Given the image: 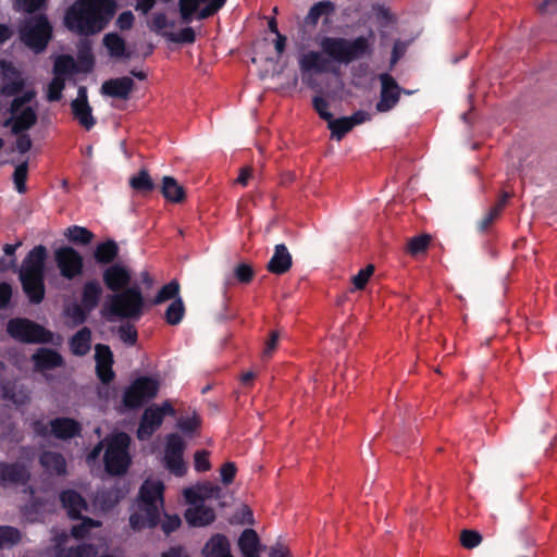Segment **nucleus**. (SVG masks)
Segmentation results:
<instances>
[{
	"mask_svg": "<svg viewBox=\"0 0 557 557\" xmlns=\"http://www.w3.org/2000/svg\"><path fill=\"white\" fill-rule=\"evenodd\" d=\"M235 276L240 283H249L253 277L250 265L242 263L235 269Z\"/></svg>",
	"mask_w": 557,
	"mask_h": 557,
	"instance_id": "59",
	"label": "nucleus"
},
{
	"mask_svg": "<svg viewBox=\"0 0 557 557\" xmlns=\"http://www.w3.org/2000/svg\"><path fill=\"white\" fill-rule=\"evenodd\" d=\"M186 502L189 504L185 512V519L193 527H205L215 519L214 510L205 505L207 499H218L221 488L210 482L197 484L183 491Z\"/></svg>",
	"mask_w": 557,
	"mask_h": 557,
	"instance_id": "4",
	"label": "nucleus"
},
{
	"mask_svg": "<svg viewBox=\"0 0 557 557\" xmlns=\"http://www.w3.org/2000/svg\"><path fill=\"white\" fill-rule=\"evenodd\" d=\"M95 351L97 375L102 383H109L114 377L112 351L109 346L101 344L96 345Z\"/></svg>",
	"mask_w": 557,
	"mask_h": 557,
	"instance_id": "19",
	"label": "nucleus"
},
{
	"mask_svg": "<svg viewBox=\"0 0 557 557\" xmlns=\"http://www.w3.org/2000/svg\"><path fill=\"white\" fill-rule=\"evenodd\" d=\"M115 13L113 0H76L66 11L65 26L78 35L101 32Z\"/></svg>",
	"mask_w": 557,
	"mask_h": 557,
	"instance_id": "1",
	"label": "nucleus"
},
{
	"mask_svg": "<svg viewBox=\"0 0 557 557\" xmlns=\"http://www.w3.org/2000/svg\"><path fill=\"white\" fill-rule=\"evenodd\" d=\"M164 485L159 480H146L139 493L138 511L129 517L134 530L153 528L160 521V509L163 508Z\"/></svg>",
	"mask_w": 557,
	"mask_h": 557,
	"instance_id": "2",
	"label": "nucleus"
},
{
	"mask_svg": "<svg viewBox=\"0 0 557 557\" xmlns=\"http://www.w3.org/2000/svg\"><path fill=\"white\" fill-rule=\"evenodd\" d=\"M47 250L39 245L33 248L25 257L21 271L20 280L22 287L29 301L40 304L45 297V260Z\"/></svg>",
	"mask_w": 557,
	"mask_h": 557,
	"instance_id": "5",
	"label": "nucleus"
},
{
	"mask_svg": "<svg viewBox=\"0 0 557 557\" xmlns=\"http://www.w3.org/2000/svg\"><path fill=\"white\" fill-rule=\"evenodd\" d=\"M129 185L133 189L140 193H150L154 189V184L146 170H140L136 175L132 176Z\"/></svg>",
	"mask_w": 557,
	"mask_h": 557,
	"instance_id": "35",
	"label": "nucleus"
},
{
	"mask_svg": "<svg viewBox=\"0 0 557 557\" xmlns=\"http://www.w3.org/2000/svg\"><path fill=\"white\" fill-rule=\"evenodd\" d=\"M205 557H233L226 536L216 534L210 539L203 548Z\"/></svg>",
	"mask_w": 557,
	"mask_h": 557,
	"instance_id": "26",
	"label": "nucleus"
},
{
	"mask_svg": "<svg viewBox=\"0 0 557 557\" xmlns=\"http://www.w3.org/2000/svg\"><path fill=\"white\" fill-rule=\"evenodd\" d=\"M61 503L72 519H82L79 524L72 528L71 534L76 540H83L90 534V530L100 528L101 522L91 518H82V511L87 509L85 499L75 491L67 490L60 495Z\"/></svg>",
	"mask_w": 557,
	"mask_h": 557,
	"instance_id": "9",
	"label": "nucleus"
},
{
	"mask_svg": "<svg viewBox=\"0 0 557 557\" xmlns=\"http://www.w3.org/2000/svg\"><path fill=\"white\" fill-rule=\"evenodd\" d=\"M65 236L74 244L87 245L92 238L94 234L86 227L73 225L66 228Z\"/></svg>",
	"mask_w": 557,
	"mask_h": 557,
	"instance_id": "37",
	"label": "nucleus"
},
{
	"mask_svg": "<svg viewBox=\"0 0 557 557\" xmlns=\"http://www.w3.org/2000/svg\"><path fill=\"white\" fill-rule=\"evenodd\" d=\"M40 463L49 473L64 474L66 471V462L61 454L46 451L40 457Z\"/></svg>",
	"mask_w": 557,
	"mask_h": 557,
	"instance_id": "30",
	"label": "nucleus"
},
{
	"mask_svg": "<svg viewBox=\"0 0 557 557\" xmlns=\"http://www.w3.org/2000/svg\"><path fill=\"white\" fill-rule=\"evenodd\" d=\"M200 0H180V13L184 22L191 21L194 13L198 10Z\"/></svg>",
	"mask_w": 557,
	"mask_h": 557,
	"instance_id": "50",
	"label": "nucleus"
},
{
	"mask_svg": "<svg viewBox=\"0 0 557 557\" xmlns=\"http://www.w3.org/2000/svg\"><path fill=\"white\" fill-rule=\"evenodd\" d=\"M181 525V519L177 515L165 516V519L162 521V530L165 534H170L171 532L178 529Z\"/></svg>",
	"mask_w": 557,
	"mask_h": 557,
	"instance_id": "60",
	"label": "nucleus"
},
{
	"mask_svg": "<svg viewBox=\"0 0 557 557\" xmlns=\"http://www.w3.org/2000/svg\"><path fill=\"white\" fill-rule=\"evenodd\" d=\"M78 557H94L97 555V549L92 544H81L75 546Z\"/></svg>",
	"mask_w": 557,
	"mask_h": 557,
	"instance_id": "64",
	"label": "nucleus"
},
{
	"mask_svg": "<svg viewBox=\"0 0 557 557\" xmlns=\"http://www.w3.org/2000/svg\"><path fill=\"white\" fill-rule=\"evenodd\" d=\"M65 87L64 78L54 76L48 85L47 99L49 101H59Z\"/></svg>",
	"mask_w": 557,
	"mask_h": 557,
	"instance_id": "47",
	"label": "nucleus"
},
{
	"mask_svg": "<svg viewBox=\"0 0 557 557\" xmlns=\"http://www.w3.org/2000/svg\"><path fill=\"white\" fill-rule=\"evenodd\" d=\"M91 346V332L88 327L81 329L70 342L71 350L76 356H85Z\"/></svg>",
	"mask_w": 557,
	"mask_h": 557,
	"instance_id": "28",
	"label": "nucleus"
},
{
	"mask_svg": "<svg viewBox=\"0 0 557 557\" xmlns=\"http://www.w3.org/2000/svg\"><path fill=\"white\" fill-rule=\"evenodd\" d=\"M134 14L131 11H125L119 15L116 25L122 30L129 29L134 24Z\"/></svg>",
	"mask_w": 557,
	"mask_h": 557,
	"instance_id": "62",
	"label": "nucleus"
},
{
	"mask_svg": "<svg viewBox=\"0 0 557 557\" xmlns=\"http://www.w3.org/2000/svg\"><path fill=\"white\" fill-rule=\"evenodd\" d=\"M504 208V203H497L486 214V216L483 219L481 227L482 230H486L493 221L499 215Z\"/></svg>",
	"mask_w": 557,
	"mask_h": 557,
	"instance_id": "63",
	"label": "nucleus"
},
{
	"mask_svg": "<svg viewBox=\"0 0 557 557\" xmlns=\"http://www.w3.org/2000/svg\"><path fill=\"white\" fill-rule=\"evenodd\" d=\"M87 310L83 305H71L65 309V314L69 317L74 324H81L86 320Z\"/></svg>",
	"mask_w": 557,
	"mask_h": 557,
	"instance_id": "52",
	"label": "nucleus"
},
{
	"mask_svg": "<svg viewBox=\"0 0 557 557\" xmlns=\"http://www.w3.org/2000/svg\"><path fill=\"white\" fill-rule=\"evenodd\" d=\"M292 255L284 244H278L274 248V253L268 263V271L273 274H284L292 268Z\"/></svg>",
	"mask_w": 557,
	"mask_h": 557,
	"instance_id": "22",
	"label": "nucleus"
},
{
	"mask_svg": "<svg viewBox=\"0 0 557 557\" xmlns=\"http://www.w3.org/2000/svg\"><path fill=\"white\" fill-rule=\"evenodd\" d=\"M374 273V265L368 264L366 268L361 269L355 276H352L351 282L356 289L361 290L368 284L370 277Z\"/></svg>",
	"mask_w": 557,
	"mask_h": 557,
	"instance_id": "49",
	"label": "nucleus"
},
{
	"mask_svg": "<svg viewBox=\"0 0 557 557\" xmlns=\"http://www.w3.org/2000/svg\"><path fill=\"white\" fill-rule=\"evenodd\" d=\"M117 334H119L120 339L128 346H134L138 338V333H137L136 327L129 323L121 325L117 329Z\"/></svg>",
	"mask_w": 557,
	"mask_h": 557,
	"instance_id": "46",
	"label": "nucleus"
},
{
	"mask_svg": "<svg viewBox=\"0 0 557 557\" xmlns=\"http://www.w3.org/2000/svg\"><path fill=\"white\" fill-rule=\"evenodd\" d=\"M169 38L174 42L193 44L196 39V35L191 27H185L177 34H170Z\"/></svg>",
	"mask_w": 557,
	"mask_h": 557,
	"instance_id": "54",
	"label": "nucleus"
},
{
	"mask_svg": "<svg viewBox=\"0 0 557 557\" xmlns=\"http://www.w3.org/2000/svg\"><path fill=\"white\" fill-rule=\"evenodd\" d=\"M71 109L73 117L86 131H90L96 125V119L88 103L86 87L81 86L78 88L77 97L72 101Z\"/></svg>",
	"mask_w": 557,
	"mask_h": 557,
	"instance_id": "17",
	"label": "nucleus"
},
{
	"mask_svg": "<svg viewBox=\"0 0 557 557\" xmlns=\"http://www.w3.org/2000/svg\"><path fill=\"white\" fill-rule=\"evenodd\" d=\"M159 389L156 380L141 376L136 379L124 392L123 404L129 409L140 407L145 401L153 398Z\"/></svg>",
	"mask_w": 557,
	"mask_h": 557,
	"instance_id": "13",
	"label": "nucleus"
},
{
	"mask_svg": "<svg viewBox=\"0 0 557 557\" xmlns=\"http://www.w3.org/2000/svg\"><path fill=\"white\" fill-rule=\"evenodd\" d=\"M281 334L278 331L273 330L270 332L268 339L264 342L261 357L263 360H269L273 357L280 343Z\"/></svg>",
	"mask_w": 557,
	"mask_h": 557,
	"instance_id": "45",
	"label": "nucleus"
},
{
	"mask_svg": "<svg viewBox=\"0 0 557 557\" xmlns=\"http://www.w3.org/2000/svg\"><path fill=\"white\" fill-rule=\"evenodd\" d=\"M194 468L197 472H207L211 469L210 453L197 450L194 455Z\"/></svg>",
	"mask_w": 557,
	"mask_h": 557,
	"instance_id": "51",
	"label": "nucleus"
},
{
	"mask_svg": "<svg viewBox=\"0 0 557 557\" xmlns=\"http://www.w3.org/2000/svg\"><path fill=\"white\" fill-rule=\"evenodd\" d=\"M225 1L226 0H211L202 10H200L198 18L203 20L213 15L224 5Z\"/></svg>",
	"mask_w": 557,
	"mask_h": 557,
	"instance_id": "57",
	"label": "nucleus"
},
{
	"mask_svg": "<svg viewBox=\"0 0 557 557\" xmlns=\"http://www.w3.org/2000/svg\"><path fill=\"white\" fill-rule=\"evenodd\" d=\"M312 106L322 120L329 122L333 117V114L329 111V102L323 97L315 96Z\"/></svg>",
	"mask_w": 557,
	"mask_h": 557,
	"instance_id": "53",
	"label": "nucleus"
},
{
	"mask_svg": "<svg viewBox=\"0 0 557 557\" xmlns=\"http://www.w3.org/2000/svg\"><path fill=\"white\" fill-rule=\"evenodd\" d=\"M104 466L108 473L120 475L126 472L131 465V437L123 432L106 438Z\"/></svg>",
	"mask_w": 557,
	"mask_h": 557,
	"instance_id": "7",
	"label": "nucleus"
},
{
	"mask_svg": "<svg viewBox=\"0 0 557 557\" xmlns=\"http://www.w3.org/2000/svg\"><path fill=\"white\" fill-rule=\"evenodd\" d=\"M132 281V274L127 267L122 264H113L103 272V282L106 286L114 292L120 293L126 289Z\"/></svg>",
	"mask_w": 557,
	"mask_h": 557,
	"instance_id": "18",
	"label": "nucleus"
},
{
	"mask_svg": "<svg viewBox=\"0 0 557 557\" xmlns=\"http://www.w3.org/2000/svg\"><path fill=\"white\" fill-rule=\"evenodd\" d=\"M430 242H431L430 235L423 234V235L414 236L408 240L407 250L410 255H413V256L424 252L428 249Z\"/></svg>",
	"mask_w": 557,
	"mask_h": 557,
	"instance_id": "44",
	"label": "nucleus"
},
{
	"mask_svg": "<svg viewBox=\"0 0 557 557\" xmlns=\"http://www.w3.org/2000/svg\"><path fill=\"white\" fill-rule=\"evenodd\" d=\"M119 255L117 244L112 240L99 243L94 252L95 260L100 264L111 263Z\"/></svg>",
	"mask_w": 557,
	"mask_h": 557,
	"instance_id": "29",
	"label": "nucleus"
},
{
	"mask_svg": "<svg viewBox=\"0 0 557 557\" xmlns=\"http://www.w3.org/2000/svg\"><path fill=\"white\" fill-rule=\"evenodd\" d=\"M103 44L112 57L122 58L125 55V41L117 34H107L103 38Z\"/></svg>",
	"mask_w": 557,
	"mask_h": 557,
	"instance_id": "36",
	"label": "nucleus"
},
{
	"mask_svg": "<svg viewBox=\"0 0 557 557\" xmlns=\"http://www.w3.org/2000/svg\"><path fill=\"white\" fill-rule=\"evenodd\" d=\"M47 0H16L20 10L27 13H34L45 7Z\"/></svg>",
	"mask_w": 557,
	"mask_h": 557,
	"instance_id": "56",
	"label": "nucleus"
},
{
	"mask_svg": "<svg viewBox=\"0 0 557 557\" xmlns=\"http://www.w3.org/2000/svg\"><path fill=\"white\" fill-rule=\"evenodd\" d=\"M163 197L171 202H181L185 197L183 186L171 176H164L161 188Z\"/></svg>",
	"mask_w": 557,
	"mask_h": 557,
	"instance_id": "33",
	"label": "nucleus"
},
{
	"mask_svg": "<svg viewBox=\"0 0 557 557\" xmlns=\"http://www.w3.org/2000/svg\"><path fill=\"white\" fill-rule=\"evenodd\" d=\"M51 35L52 27L45 15L25 20L20 28L21 41L35 52H41L46 49Z\"/></svg>",
	"mask_w": 557,
	"mask_h": 557,
	"instance_id": "10",
	"label": "nucleus"
},
{
	"mask_svg": "<svg viewBox=\"0 0 557 557\" xmlns=\"http://www.w3.org/2000/svg\"><path fill=\"white\" fill-rule=\"evenodd\" d=\"M236 472L237 468L234 462H225L220 469L221 481L225 485L231 484L235 479Z\"/></svg>",
	"mask_w": 557,
	"mask_h": 557,
	"instance_id": "55",
	"label": "nucleus"
},
{
	"mask_svg": "<svg viewBox=\"0 0 557 557\" xmlns=\"http://www.w3.org/2000/svg\"><path fill=\"white\" fill-rule=\"evenodd\" d=\"M76 64L71 55H60L54 62V74L55 76L62 77L63 75L74 72Z\"/></svg>",
	"mask_w": 557,
	"mask_h": 557,
	"instance_id": "43",
	"label": "nucleus"
},
{
	"mask_svg": "<svg viewBox=\"0 0 557 557\" xmlns=\"http://www.w3.org/2000/svg\"><path fill=\"white\" fill-rule=\"evenodd\" d=\"M335 11V5L332 1H320L314 3L308 15L306 16V22L310 25H317L320 17L323 15H330Z\"/></svg>",
	"mask_w": 557,
	"mask_h": 557,
	"instance_id": "34",
	"label": "nucleus"
},
{
	"mask_svg": "<svg viewBox=\"0 0 557 557\" xmlns=\"http://www.w3.org/2000/svg\"><path fill=\"white\" fill-rule=\"evenodd\" d=\"M55 263L63 277L72 280L83 271V258L72 247H61L54 252Z\"/></svg>",
	"mask_w": 557,
	"mask_h": 557,
	"instance_id": "15",
	"label": "nucleus"
},
{
	"mask_svg": "<svg viewBox=\"0 0 557 557\" xmlns=\"http://www.w3.org/2000/svg\"><path fill=\"white\" fill-rule=\"evenodd\" d=\"M165 416H175V409L169 400L146 408L137 430V437L141 441L149 438L160 428Z\"/></svg>",
	"mask_w": 557,
	"mask_h": 557,
	"instance_id": "12",
	"label": "nucleus"
},
{
	"mask_svg": "<svg viewBox=\"0 0 557 557\" xmlns=\"http://www.w3.org/2000/svg\"><path fill=\"white\" fill-rule=\"evenodd\" d=\"M329 128L331 129L332 137L336 140H341L347 133H349L354 126L348 116L339 119H331L329 122Z\"/></svg>",
	"mask_w": 557,
	"mask_h": 557,
	"instance_id": "38",
	"label": "nucleus"
},
{
	"mask_svg": "<svg viewBox=\"0 0 557 557\" xmlns=\"http://www.w3.org/2000/svg\"><path fill=\"white\" fill-rule=\"evenodd\" d=\"M101 292V287L99 283L96 281L87 282L84 285L82 305L85 307L87 311H91L98 306Z\"/></svg>",
	"mask_w": 557,
	"mask_h": 557,
	"instance_id": "32",
	"label": "nucleus"
},
{
	"mask_svg": "<svg viewBox=\"0 0 557 557\" xmlns=\"http://www.w3.org/2000/svg\"><path fill=\"white\" fill-rule=\"evenodd\" d=\"M7 330L13 338L24 343H48L52 339L49 331L27 319L10 320Z\"/></svg>",
	"mask_w": 557,
	"mask_h": 557,
	"instance_id": "11",
	"label": "nucleus"
},
{
	"mask_svg": "<svg viewBox=\"0 0 557 557\" xmlns=\"http://www.w3.org/2000/svg\"><path fill=\"white\" fill-rule=\"evenodd\" d=\"M381 82V96L376 103V110L379 112H387L393 109L400 97V88L394 77L388 73H382L379 76Z\"/></svg>",
	"mask_w": 557,
	"mask_h": 557,
	"instance_id": "16",
	"label": "nucleus"
},
{
	"mask_svg": "<svg viewBox=\"0 0 557 557\" xmlns=\"http://www.w3.org/2000/svg\"><path fill=\"white\" fill-rule=\"evenodd\" d=\"M35 367L40 370H49L62 364V357L57 351L41 348L34 356Z\"/></svg>",
	"mask_w": 557,
	"mask_h": 557,
	"instance_id": "27",
	"label": "nucleus"
},
{
	"mask_svg": "<svg viewBox=\"0 0 557 557\" xmlns=\"http://www.w3.org/2000/svg\"><path fill=\"white\" fill-rule=\"evenodd\" d=\"M32 139L28 134H25L24 132L21 134H17V138L15 141L16 150L20 153H26L32 148Z\"/></svg>",
	"mask_w": 557,
	"mask_h": 557,
	"instance_id": "61",
	"label": "nucleus"
},
{
	"mask_svg": "<svg viewBox=\"0 0 557 557\" xmlns=\"http://www.w3.org/2000/svg\"><path fill=\"white\" fill-rule=\"evenodd\" d=\"M29 473L24 466L17 463H0V483H25Z\"/></svg>",
	"mask_w": 557,
	"mask_h": 557,
	"instance_id": "25",
	"label": "nucleus"
},
{
	"mask_svg": "<svg viewBox=\"0 0 557 557\" xmlns=\"http://www.w3.org/2000/svg\"><path fill=\"white\" fill-rule=\"evenodd\" d=\"M185 314V307L181 298H176L165 311V321L170 325L178 324Z\"/></svg>",
	"mask_w": 557,
	"mask_h": 557,
	"instance_id": "40",
	"label": "nucleus"
},
{
	"mask_svg": "<svg viewBox=\"0 0 557 557\" xmlns=\"http://www.w3.org/2000/svg\"><path fill=\"white\" fill-rule=\"evenodd\" d=\"M482 535L474 530H462L460 533V543L467 549H472L480 545Z\"/></svg>",
	"mask_w": 557,
	"mask_h": 557,
	"instance_id": "48",
	"label": "nucleus"
},
{
	"mask_svg": "<svg viewBox=\"0 0 557 557\" xmlns=\"http://www.w3.org/2000/svg\"><path fill=\"white\" fill-rule=\"evenodd\" d=\"M5 83L2 87V94L5 96H15L20 94L25 85L23 77L20 73L14 69L9 66L4 71Z\"/></svg>",
	"mask_w": 557,
	"mask_h": 557,
	"instance_id": "31",
	"label": "nucleus"
},
{
	"mask_svg": "<svg viewBox=\"0 0 557 557\" xmlns=\"http://www.w3.org/2000/svg\"><path fill=\"white\" fill-rule=\"evenodd\" d=\"M185 443L177 434H170L166 437V446L164 451V466L176 476H183L187 467L183 459Z\"/></svg>",
	"mask_w": 557,
	"mask_h": 557,
	"instance_id": "14",
	"label": "nucleus"
},
{
	"mask_svg": "<svg viewBox=\"0 0 557 557\" xmlns=\"http://www.w3.org/2000/svg\"><path fill=\"white\" fill-rule=\"evenodd\" d=\"M180 293V284L176 281H171L161 287L154 298L151 300L152 305H160L171 299H176Z\"/></svg>",
	"mask_w": 557,
	"mask_h": 557,
	"instance_id": "39",
	"label": "nucleus"
},
{
	"mask_svg": "<svg viewBox=\"0 0 557 557\" xmlns=\"http://www.w3.org/2000/svg\"><path fill=\"white\" fill-rule=\"evenodd\" d=\"M36 96L35 90H27L22 96L15 97L9 108L10 117L4 122V126H10L14 135L30 129L37 123V112L26 106Z\"/></svg>",
	"mask_w": 557,
	"mask_h": 557,
	"instance_id": "8",
	"label": "nucleus"
},
{
	"mask_svg": "<svg viewBox=\"0 0 557 557\" xmlns=\"http://www.w3.org/2000/svg\"><path fill=\"white\" fill-rule=\"evenodd\" d=\"M133 89L134 81L128 76L109 79L104 82L101 87L104 95L120 99H128Z\"/></svg>",
	"mask_w": 557,
	"mask_h": 557,
	"instance_id": "21",
	"label": "nucleus"
},
{
	"mask_svg": "<svg viewBox=\"0 0 557 557\" xmlns=\"http://www.w3.org/2000/svg\"><path fill=\"white\" fill-rule=\"evenodd\" d=\"M28 176V162L24 161L20 163L13 172V183L18 194H25L27 191L26 181Z\"/></svg>",
	"mask_w": 557,
	"mask_h": 557,
	"instance_id": "41",
	"label": "nucleus"
},
{
	"mask_svg": "<svg viewBox=\"0 0 557 557\" xmlns=\"http://www.w3.org/2000/svg\"><path fill=\"white\" fill-rule=\"evenodd\" d=\"M299 69L302 73L315 72L326 73L336 72L332 66V62L321 52L309 51L299 58Z\"/></svg>",
	"mask_w": 557,
	"mask_h": 557,
	"instance_id": "20",
	"label": "nucleus"
},
{
	"mask_svg": "<svg viewBox=\"0 0 557 557\" xmlns=\"http://www.w3.org/2000/svg\"><path fill=\"white\" fill-rule=\"evenodd\" d=\"M146 308L141 288L134 285L110 296L102 308V315L108 321H139Z\"/></svg>",
	"mask_w": 557,
	"mask_h": 557,
	"instance_id": "3",
	"label": "nucleus"
},
{
	"mask_svg": "<svg viewBox=\"0 0 557 557\" xmlns=\"http://www.w3.org/2000/svg\"><path fill=\"white\" fill-rule=\"evenodd\" d=\"M322 52L337 63L348 64L370 51L368 38L360 36L354 40L339 37H324L320 41Z\"/></svg>",
	"mask_w": 557,
	"mask_h": 557,
	"instance_id": "6",
	"label": "nucleus"
},
{
	"mask_svg": "<svg viewBox=\"0 0 557 557\" xmlns=\"http://www.w3.org/2000/svg\"><path fill=\"white\" fill-rule=\"evenodd\" d=\"M238 547L243 557H260L262 546L259 535L252 529H246L238 539Z\"/></svg>",
	"mask_w": 557,
	"mask_h": 557,
	"instance_id": "23",
	"label": "nucleus"
},
{
	"mask_svg": "<svg viewBox=\"0 0 557 557\" xmlns=\"http://www.w3.org/2000/svg\"><path fill=\"white\" fill-rule=\"evenodd\" d=\"M181 431L185 433H191L199 426V418L196 414L191 417L182 418L177 423Z\"/></svg>",
	"mask_w": 557,
	"mask_h": 557,
	"instance_id": "58",
	"label": "nucleus"
},
{
	"mask_svg": "<svg viewBox=\"0 0 557 557\" xmlns=\"http://www.w3.org/2000/svg\"><path fill=\"white\" fill-rule=\"evenodd\" d=\"M52 434L61 440L72 438L79 434L81 425L73 419L57 418L50 422Z\"/></svg>",
	"mask_w": 557,
	"mask_h": 557,
	"instance_id": "24",
	"label": "nucleus"
},
{
	"mask_svg": "<svg viewBox=\"0 0 557 557\" xmlns=\"http://www.w3.org/2000/svg\"><path fill=\"white\" fill-rule=\"evenodd\" d=\"M21 541V532L13 527H0V548L9 547Z\"/></svg>",
	"mask_w": 557,
	"mask_h": 557,
	"instance_id": "42",
	"label": "nucleus"
}]
</instances>
